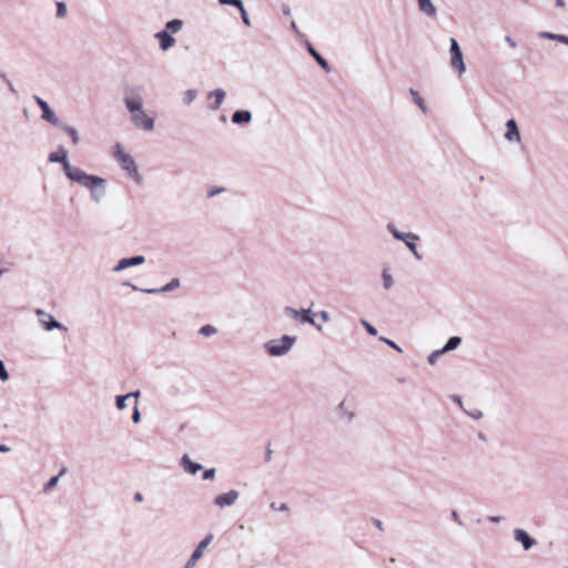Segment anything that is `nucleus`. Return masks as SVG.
Masks as SVG:
<instances>
[{"label":"nucleus","mask_w":568,"mask_h":568,"mask_svg":"<svg viewBox=\"0 0 568 568\" xmlns=\"http://www.w3.org/2000/svg\"><path fill=\"white\" fill-rule=\"evenodd\" d=\"M183 20L181 19H172L165 23L164 31L169 33H178L183 28Z\"/></svg>","instance_id":"nucleus-27"},{"label":"nucleus","mask_w":568,"mask_h":568,"mask_svg":"<svg viewBox=\"0 0 568 568\" xmlns=\"http://www.w3.org/2000/svg\"><path fill=\"white\" fill-rule=\"evenodd\" d=\"M514 538L517 542H520L524 550H529L530 548H532L536 544H537V540L535 538H532L525 529L523 528H516L514 530Z\"/></svg>","instance_id":"nucleus-12"},{"label":"nucleus","mask_w":568,"mask_h":568,"mask_svg":"<svg viewBox=\"0 0 568 568\" xmlns=\"http://www.w3.org/2000/svg\"><path fill=\"white\" fill-rule=\"evenodd\" d=\"M241 19L246 27H251V20L244 6L240 9Z\"/></svg>","instance_id":"nucleus-43"},{"label":"nucleus","mask_w":568,"mask_h":568,"mask_svg":"<svg viewBox=\"0 0 568 568\" xmlns=\"http://www.w3.org/2000/svg\"><path fill=\"white\" fill-rule=\"evenodd\" d=\"M33 99L38 106L42 111L41 118L52 125H61V120L55 115L54 111L50 108L47 101L38 95H33Z\"/></svg>","instance_id":"nucleus-7"},{"label":"nucleus","mask_w":568,"mask_h":568,"mask_svg":"<svg viewBox=\"0 0 568 568\" xmlns=\"http://www.w3.org/2000/svg\"><path fill=\"white\" fill-rule=\"evenodd\" d=\"M284 313L287 316H290L296 321H300L301 323H306V324L313 325L317 331H322V326L315 322V318H314L315 314L312 312L311 308H308V310L303 308V310L297 311L291 306H286L284 308Z\"/></svg>","instance_id":"nucleus-4"},{"label":"nucleus","mask_w":568,"mask_h":568,"mask_svg":"<svg viewBox=\"0 0 568 568\" xmlns=\"http://www.w3.org/2000/svg\"><path fill=\"white\" fill-rule=\"evenodd\" d=\"M467 414L473 418V419H480L483 417V412L480 409H474L471 412H467Z\"/></svg>","instance_id":"nucleus-48"},{"label":"nucleus","mask_w":568,"mask_h":568,"mask_svg":"<svg viewBox=\"0 0 568 568\" xmlns=\"http://www.w3.org/2000/svg\"><path fill=\"white\" fill-rule=\"evenodd\" d=\"M0 78L4 81V83L7 84L8 87V90L13 93V94H17V90L12 83V81L7 77L6 73H0Z\"/></svg>","instance_id":"nucleus-41"},{"label":"nucleus","mask_w":568,"mask_h":568,"mask_svg":"<svg viewBox=\"0 0 568 568\" xmlns=\"http://www.w3.org/2000/svg\"><path fill=\"white\" fill-rule=\"evenodd\" d=\"M36 314L39 316V321L41 326L45 331H53V329H60V331H68V327L64 326L62 323L58 322L51 314L38 308L36 311Z\"/></svg>","instance_id":"nucleus-6"},{"label":"nucleus","mask_w":568,"mask_h":568,"mask_svg":"<svg viewBox=\"0 0 568 568\" xmlns=\"http://www.w3.org/2000/svg\"><path fill=\"white\" fill-rule=\"evenodd\" d=\"M126 395H130V397L138 398V397H140L141 392L140 390H135V392L128 393Z\"/></svg>","instance_id":"nucleus-59"},{"label":"nucleus","mask_w":568,"mask_h":568,"mask_svg":"<svg viewBox=\"0 0 568 568\" xmlns=\"http://www.w3.org/2000/svg\"><path fill=\"white\" fill-rule=\"evenodd\" d=\"M225 191V187H222V186H214V187H211L209 191H207V197H213L217 194H221Z\"/></svg>","instance_id":"nucleus-45"},{"label":"nucleus","mask_w":568,"mask_h":568,"mask_svg":"<svg viewBox=\"0 0 568 568\" xmlns=\"http://www.w3.org/2000/svg\"><path fill=\"white\" fill-rule=\"evenodd\" d=\"M382 281H383V287L388 291L394 285V280L392 274L388 272L387 268H384L382 272Z\"/></svg>","instance_id":"nucleus-30"},{"label":"nucleus","mask_w":568,"mask_h":568,"mask_svg":"<svg viewBox=\"0 0 568 568\" xmlns=\"http://www.w3.org/2000/svg\"><path fill=\"white\" fill-rule=\"evenodd\" d=\"M560 43L568 45V36H561Z\"/></svg>","instance_id":"nucleus-61"},{"label":"nucleus","mask_w":568,"mask_h":568,"mask_svg":"<svg viewBox=\"0 0 568 568\" xmlns=\"http://www.w3.org/2000/svg\"><path fill=\"white\" fill-rule=\"evenodd\" d=\"M140 420H141V413L138 408V403H135V406H134L133 413H132V422L134 424H138Z\"/></svg>","instance_id":"nucleus-46"},{"label":"nucleus","mask_w":568,"mask_h":568,"mask_svg":"<svg viewBox=\"0 0 568 568\" xmlns=\"http://www.w3.org/2000/svg\"><path fill=\"white\" fill-rule=\"evenodd\" d=\"M130 398V395H118L115 396V406L119 410H123L126 407V399Z\"/></svg>","instance_id":"nucleus-34"},{"label":"nucleus","mask_w":568,"mask_h":568,"mask_svg":"<svg viewBox=\"0 0 568 568\" xmlns=\"http://www.w3.org/2000/svg\"><path fill=\"white\" fill-rule=\"evenodd\" d=\"M11 448L4 444H0V453H9Z\"/></svg>","instance_id":"nucleus-57"},{"label":"nucleus","mask_w":568,"mask_h":568,"mask_svg":"<svg viewBox=\"0 0 568 568\" xmlns=\"http://www.w3.org/2000/svg\"><path fill=\"white\" fill-rule=\"evenodd\" d=\"M372 523L373 525L379 529L381 531H384V525L382 523V520L377 519V518H372Z\"/></svg>","instance_id":"nucleus-50"},{"label":"nucleus","mask_w":568,"mask_h":568,"mask_svg":"<svg viewBox=\"0 0 568 568\" xmlns=\"http://www.w3.org/2000/svg\"><path fill=\"white\" fill-rule=\"evenodd\" d=\"M505 41L511 47V48H516L517 47V42L510 37V36H506L505 38Z\"/></svg>","instance_id":"nucleus-52"},{"label":"nucleus","mask_w":568,"mask_h":568,"mask_svg":"<svg viewBox=\"0 0 568 568\" xmlns=\"http://www.w3.org/2000/svg\"><path fill=\"white\" fill-rule=\"evenodd\" d=\"M462 344V337L459 336H452L448 338L446 344L442 347V351L444 354L452 352L456 349Z\"/></svg>","instance_id":"nucleus-28"},{"label":"nucleus","mask_w":568,"mask_h":568,"mask_svg":"<svg viewBox=\"0 0 568 568\" xmlns=\"http://www.w3.org/2000/svg\"><path fill=\"white\" fill-rule=\"evenodd\" d=\"M252 121V112L248 110H236L232 114V122L236 125H246Z\"/></svg>","instance_id":"nucleus-21"},{"label":"nucleus","mask_w":568,"mask_h":568,"mask_svg":"<svg viewBox=\"0 0 568 568\" xmlns=\"http://www.w3.org/2000/svg\"><path fill=\"white\" fill-rule=\"evenodd\" d=\"M115 149V158L120 162L121 168L125 170L138 184L142 183L143 178L139 173L134 159L122 150L121 144L116 143Z\"/></svg>","instance_id":"nucleus-2"},{"label":"nucleus","mask_w":568,"mask_h":568,"mask_svg":"<svg viewBox=\"0 0 568 568\" xmlns=\"http://www.w3.org/2000/svg\"><path fill=\"white\" fill-rule=\"evenodd\" d=\"M418 9L427 17L434 18L437 14V9L430 0H416Z\"/></svg>","instance_id":"nucleus-24"},{"label":"nucleus","mask_w":568,"mask_h":568,"mask_svg":"<svg viewBox=\"0 0 568 568\" xmlns=\"http://www.w3.org/2000/svg\"><path fill=\"white\" fill-rule=\"evenodd\" d=\"M131 120L133 124L139 129H143L145 131H151L154 129V119L146 115L143 110L139 111L138 113H134L131 116Z\"/></svg>","instance_id":"nucleus-10"},{"label":"nucleus","mask_w":568,"mask_h":568,"mask_svg":"<svg viewBox=\"0 0 568 568\" xmlns=\"http://www.w3.org/2000/svg\"><path fill=\"white\" fill-rule=\"evenodd\" d=\"M270 507L273 509V510H277V511H287L288 510V506L286 504H281L280 506H276L275 503H272L270 505Z\"/></svg>","instance_id":"nucleus-47"},{"label":"nucleus","mask_w":568,"mask_h":568,"mask_svg":"<svg viewBox=\"0 0 568 568\" xmlns=\"http://www.w3.org/2000/svg\"><path fill=\"white\" fill-rule=\"evenodd\" d=\"M442 355H444V352L442 351V348H440V349H436V351L432 352V353L428 355L427 361H428V363H429L430 365H434V364H436L437 359H438Z\"/></svg>","instance_id":"nucleus-38"},{"label":"nucleus","mask_w":568,"mask_h":568,"mask_svg":"<svg viewBox=\"0 0 568 568\" xmlns=\"http://www.w3.org/2000/svg\"><path fill=\"white\" fill-rule=\"evenodd\" d=\"M68 471V468L63 466L58 475L51 477L43 486V491L49 493L59 483L60 478L65 475Z\"/></svg>","instance_id":"nucleus-25"},{"label":"nucleus","mask_w":568,"mask_h":568,"mask_svg":"<svg viewBox=\"0 0 568 568\" xmlns=\"http://www.w3.org/2000/svg\"><path fill=\"white\" fill-rule=\"evenodd\" d=\"M123 101H124L126 109L132 113V115L134 113H138L139 111L143 110L142 109V98L139 94H136V97H129L126 94L124 97Z\"/></svg>","instance_id":"nucleus-22"},{"label":"nucleus","mask_w":568,"mask_h":568,"mask_svg":"<svg viewBox=\"0 0 568 568\" xmlns=\"http://www.w3.org/2000/svg\"><path fill=\"white\" fill-rule=\"evenodd\" d=\"M226 93L223 89H215L210 91L207 98H214V102L209 104V109L212 111H216L221 108Z\"/></svg>","instance_id":"nucleus-20"},{"label":"nucleus","mask_w":568,"mask_h":568,"mask_svg":"<svg viewBox=\"0 0 568 568\" xmlns=\"http://www.w3.org/2000/svg\"><path fill=\"white\" fill-rule=\"evenodd\" d=\"M272 454H273L272 449H271V448H267V449H266V453H265V462H266V463H268V462L271 460V458H272Z\"/></svg>","instance_id":"nucleus-54"},{"label":"nucleus","mask_w":568,"mask_h":568,"mask_svg":"<svg viewBox=\"0 0 568 568\" xmlns=\"http://www.w3.org/2000/svg\"><path fill=\"white\" fill-rule=\"evenodd\" d=\"M145 262V257L143 255H134L131 257L121 258L118 264L113 267V272H121L128 267L139 266Z\"/></svg>","instance_id":"nucleus-14"},{"label":"nucleus","mask_w":568,"mask_h":568,"mask_svg":"<svg viewBox=\"0 0 568 568\" xmlns=\"http://www.w3.org/2000/svg\"><path fill=\"white\" fill-rule=\"evenodd\" d=\"M387 231L393 235V237L397 241L413 240L419 241V236L413 232L404 233L396 229L393 223H388L386 226Z\"/></svg>","instance_id":"nucleus-18"},{"label":"nucleus","mask_w":568,"mask_h":568,"mask_svg":"<svg viewBox=\"0 0 568 568\" xmlns=\"http://www.w3.org/2000/svg\"><path fill=\"white\" fill-rule=\"evenodd\" d=\"M48 160L51 163H61L64 172L67 165H71L68 161V151L63 146H59L55 152L50 153Z\"/></svg>","instance_id":"nucleus-16"},{"label":"nucleus","mask_w":568,"mask_h":568,"mask_svg":"<svg viewBox=\"0 0 568 568\" xmlns=\"http://www.w3.org/2000/svg\"><path fill=\"white\" fill-rule=\"evenodd\" d=\"M291 28H292V30L297 32V26H296L295 21L291 22Z\"/></svg>","instance_id":"nucleus-63"},{"label":"nucleus","mask_w":568,"mask_h":568,"mask_svg":"<svg viewBox=\"0 0 568 568\" xmlns=\"http://www.w3.org/2000/svg\"><path fill=\"white\" fill-rule=\"evenodd\" d=\"M505 139L508 142H520V140H521L520 131H519L518 124L515 119H509L506 122Z\"/></svg>","instance_id":"nucleus-15"},{"label":"nucleus","mask_w":568,"mask_h":568,"mask_svg":"<svg viewBox=\"0 0 568 568\" xmlns=\"http://www.w3.org/2000/svg\"><path fill=\"white\" fill-rule=\"evenodd\" d=\"M560 43L568 45V36H561Z\"/></svg>","instance_id":"nucleus-60"},{"label":"nucleus","mask_w":568,"mask_h":568,"mask_svg":"<svg viewBox=\"0 0 568 568\" xmlns=\"http://www.w3.org/2000/svg\"><path fill=\"white\" fill-rule=\"evenodd\" d=\"M409 93L413 98V101L417 104V106L422 110L423 113L428 112V108L425 104L424 99L419 95V93L413 88L409 89Z\"/></svg>","instance_id":"nucleus-29"},{"label":"nucleus","mask_w":568,"mask_h":568,"mask_svg":"<svg viewBox=\"0 0 568 568\" xmlns=\"http://www.w3.org/2000/svg\"><path fill=\"white\" fill-rule=\"evenodd\" d=\"M215 477V468L205 469L202 474L203 480H211Z\"/></svg>","instance_id":"nucleus-44"},{"label":"nucleus","mask_w":568,"mask_h":568,"mask_svg":"<svg viewBox=\"0 0 568 568\" xmlns=\"http://www.w3.org/2000/svg\"><path fill=\"white\" fill-rule=\"evenodd\" d=\"M488 520L494 524H499L503 520V517L500 516H489Z\"/></svg>","instance_id":"nucleus-53"},{"label":"nucleus","mask_w":568,"mask_h":568,"mask_svg":"<svg viewBox=\"0 0 568 568\" xmlns=\"http://www.w3.org/2000/svg\"><path fill=\"white\" fill-rule=\"evenodd\" d=\"M362 325L364 326V328L366 329V332L372 335V336H376L377 335V329L375 326H373L371 323H368L367 321L365 320H362L361 321Z\"/></svg>","instance_id":"nucleus-39"},{"label":"nucleus","mask_w":568,"mask_h":568,"mask_svg":"<svg viewBox=\"0 0 568 568\" xmlns=\"http://www.w3.org/2000/svg\"><path fill=\"white\" fill-rule=\"evenodd\" d=\"M84 187L90 191L92 201L100 203L106 193V180L91 174Z\"/></svg>","instance_id":"nucleus-3"},{"label":"nucleus","mask_w":568,"mask_h":568,"mask_svg":"<svg viewBox=\"0 0 568 568\" xmlns=\"http://www.w3.org/2000/svg\"><path fill=\"white\" fill-rule=\"evenodd\" d=\"M561 36L562 34H557V33H552V32H549V31H541L539 33V37L541 39L554 40V41H557V42H560Z\"/></svg>","instance_id":"nucleus-35"},{"label":"nucleus","mask_w":568,"mask_h":568,"mask_svg":"<svg viewBox=\"0 0 568 568\" xmlns=\"http://www.w3.org/2000/svg\"><path fill=\"white\" fill-rule=\"evenodd\" d=\"M450 517H452V519H453L457 525H459V526H464V523H463V520L460 519V517H459V515H458V513H457L456 510H452V513H450Z\"/></svg>","instance_id":"nucleus-49"},{"label":"nucleus","mask_w":568,"mask_h":568,"mask_svg":"<svg viewBox=\"0 0 568 568\" xmlns=\"http://www.w3.org/2000/svg\"><path fill=\"white\" fill-rule=\"evenodd\" d=\"M450 65L455 69L459 75H462L466 71V65L464 62V55L462 49L455 38H450Z\"/></svg>","instance_id":"nucleus-5"},{"label":"nucleus","mask_w":568,"mask_h":568,"mask_svg":"<svg viewBox=\"0 0 568 568\" xmlns=\"http://www.w3.org/2000/svg\"><path fill=\"white\" fill-rule=\"evenodd\" d=\"M214 536L213 534L206 535V537L199 542L191 557L187 560V567H192L202 557L204 549L211 544Z\"/></svg>","instance_id":"nucleus-13"},{"label":"nucleus","mask_w":568,"mask_h":568,"mask_svg":"<svg viewBox=\"0 0 568 568\" xmlns=\"http://www.w3.org/2000/svg\"><path fill=\"white\" fill-rule=\"evenodd\" d=\"M282 11H283V13H284L285 16H290V14H291V9H290V7H288L287 4H284V6L282 7Z\"/></svg>","instance_id":"nucleus-58"},{"label":"nucleus","mask_w":568,"mask_h":568,"mask_svg":"<svg viewBox=\"0 0 568 568\" xmlns=\"http://www.w3.org/2000/svg\"><path fill=\"white\" fill-rule=\"evenodd\" d=\"M239 496L240 494L237 490L231 489L227 493L215 496L213 503L220 508L230 507L236 503Z\"/></svg>","instance_id":"nucleus-11"},{"label":"nucleus","mask_w":568,"mask_h":568,"mask_svg":"<svg viewBox=\"0 0 568 568\" xmlns=\"http://www.w3.org/2000/svg\"><path fill=\"white\" fill-rule=\"evenodd\" d=\"M57 126L60 128L63 132H65L71 138L72 143L74 145L79 144L80 138H79V133L75 128H73L69 124H65L63 122H61V125H57Z\"/></svg>","instance_id":"nucleus-26"},{"label":"nucleus","mask_w":568,"mask_h":568,"mask_svg":"<svg viewBox=\"0 0 568 568\" xmlns=\"http://www.w3.org/2000/svg\"><path fill=\"white\" fill-rule=\"evenodd\" d=\"M556 6L558 8H564L565 7V1L564 0H556Z\"/></svg>","instance_id":"nucleus-62"},{"label":"nucleus","mask_w":568,"mask_h":568,"mask_svg":"<svg viewBox=\"0 0 568 568\" xmlns=\"http://www.w3.org/2000/svg\"><path fill=\"white\" fill-rule=\"evenodd\" d=\"M216 332H217L216 327L213 325H210V324H206L199 329V334L204 337H210V336L216 334Z\"/></svg>","instance_id":"nucleus-32"},{"label":"nucleus","mask_w":568,"mask_h":568,"mask_svg":"<svg viewBox=\"0 0 568 568\" xmlns=\"http://www.w3.org/2000/svg\"><path fill=\"white\" fill-rule=\"evenodd\" d=\"M403 242L405 243L406 247L409 250V252H412V254L414 255V257L416 260L420 261L423 258L422 254H419L417 251V246H416L417 241L405 240Z\"/></svg>","instance_id":"nucleus-31"},{"label":"nucleus","mask_w":568,"mask_h":568,"mask_svg":"<svg viewBox=\"0 0 568 568\" xmlns=\"http://www.w3.org/2000/svg\"><path fill=\"white\" fill-rule=\"evenodd\" d=\"M57 6V18L61 19V18H64L67 16V4L63 2V1H58L55 3Z\"/></svg>","instance_id":"nucleus-36"},{"label":"nucleus","mask_w":568,"mask_h":568,"mask_svg":"<svg viewBox=\"0 0 568 568\" xmlns=\"http://www.w3.org/2000/svg\"><path fill=\"white\" fill-rule=\"evenodd\" d=\"M306 49H307L308 53L314 58V60L318 63V65L326 73L331 72V67H329L328 62L326 61V59H324L322 57V54L318 51H316L315 48L310 42H307Z\"/></svg>","instance_id":"nucleus-23"},{"label":"nucleus","mask_w":568,"mask_h":568,"mask_svg":"<svg viewBox=\"0 0 568 568\" xmlns=\"http://www.w3.org/2000/svg\"><path fill=\"white\" fill-rule=\"evenodd\" d=\"M180 465L183 467L184 471L191 475H195L197 471L203 469L201 464L191 460L186 454L182 456Z\"/></svg>","instance_id":"nucleus-19"},{"label":"nucleus","mask_w":568,"mask_h":568,"mask_svg":"<svg viewBox=\"0 0 568 568\" xmlns=\"http://www.w3.org/2000/svg\"><path fill=\"white\" fill-rule=\"evenodd\" d=\"M316 315H318L324 322H328L331 320L328 312L321 311Z\"/></svg>","instance_id":"nucleus-51"},{"label":"nucleus","mask_w":568,"mask_h":568,"mask_svg":"<svg viewBox=\"0 0 568 568\" xmlns=\"http://www.w3.org/2000/svg\"><path fill=\"white\" fill-rule=\"evenodd\" d=\"M379 341L384 342L386 345H388L393 349L397 351L398 353H403V348L398 344H396L394 341L386 338V337H381Z\"/></svg>","instance_id":"nucleus-40"},{"label":"nucleus","mask_w":568,"mask_h":568,"mask_svg":"<svg viewBox=\"0 0 568 568\" xmlns=\"http://www.w3.org/2000/svg\"><path fill=\"white\" fill-rule=\"evenodd\" d=\"M133 499L138 503H141L143 500V495L141 493H135Z\"/></svg>","instance_id":"nucleus-55"},{"label":"nucleus","mask_w":568,"mask_h":568,"mask_svg":"<svg viewBox=\"0 0 568 568\" xmlns=\"http://www.w3.org/2000/svg\"><path fill=\"white\" fill-rule=\"evenodd\" d=\"M159 41V47L162 51L170 50L175 44L173 36L164 30H161L154 36Z\"/></svg>","instance_id":"nucleus-17"},{"label":"nucleus","mask_w":568,"mask_h":568,"mask_svg":"<svg viewBox=\"0 0 568 568\" xmlns=\"http://www.w3.org/2000/svg\"><path fill=\"white\" fill-rule=\"evenodd\" d=\"M219 3L222 6L235 7L239 10L242 9V7L244 6L242 0H219Z\"/></svg>","instance_id":"nucleus-37"},{"label":"nucleus","mask_w":568,"mask_h":568,"mask_svg":"<svg viewBox=\"0 0 568 568\" xmlns=\"http://www.w3.org/2000/svg\"><path fill=\"white\" fill-rule=\"evenodd\" d=\"M452 399H453L455 403H457V404L462 407L463 403H462V397H460V396H458V395H453V396H452Z\"/></svg>","instance_id":"nucleus-56"},{"label":"nucleus","mask_w":568,"mask_h":568,"mask_svg":"<svg viewBox=\"0 0 568 568\" xmlns=\"http://www.w3.org/2000/svg\"><path fill=\"white\" fill-rule=\"evenodd\" d=\"M197 97V92L194 89H189L183 94V103L189 105L191 104Z\"/></svg>","instance_id":"nucleus-33"},{"label":"nucleus","mask_w":568,"mask_h":568,"mask_svg":"<svg viewBox=\"0 0 568 568\" xmlns=\"http://www.w3.org/2000/svg\"><path fill=\"white\" fill-rule=\"evenodd\" d=\"M9 373L2 359H0V381L7 382L9 379Z\"/></svg>","instance_id":"nucleus-42"},{"label":"nucleus","mask_w":568,"mask_h":568,"mask_svg":"<svg viewBox=\"0 0 568 568\" xmlns=\"http://www.w3.org/2000/svg\"><path fill=\"white\" fill-rule=\"evenodd\" d=\"M124 285L130 286L133 291H140L145 294H159V293H168L174 291L181 286V281L178 277L172 278L168 284L160 288H139L136 285L131 283H124Z\"/></svg>","instance_id":"nucleus-8"},{"label":"nucleus","mask_w":568,"mask_h":568,"mask_svg":"<svg viewBox=\"0 0 568 568\" xmlns=\"http://www.w3.org/2000/svg\"><path fill=\"white\" fill-rule=\"evenodd\" d=\"M296 339V336L283 335L280 339L266 342L264 347L271 356L281 357L291 351Z\"/></svg>","instance_id":"nucleus-1"},{"label":"nucleus","mask_w":568,"mask_h":568,"mask_svg":"<svg viewBox=\"0 0 568 568\" xmlns=\"http://www.w3.org/2000/svg\"><path fill=\"white\" fill-rule=\"evenodd\" d=\"M64 174L70 181L75 182L83 187L91 175L73 165H67Z\"/></svg>","instance_id":"nucleus-9"},{"label":"nucleus","mask_w":568,"mask_h":568,"mask_svg":"<svg viewBox=\"0 0 568 568\" xmlns=\"http://www.w3.org/2000/svg\"><path fill=\"white\" fill-rule=\"evenodd\" d=\"M344 405H345V403H344V402L339 403V405H338V409L344 410Z\"/></svg>","instance_id":"nucleus-64"}]
</instances>
